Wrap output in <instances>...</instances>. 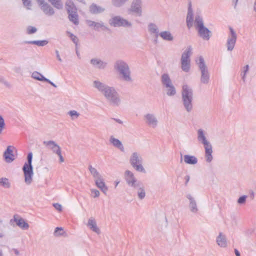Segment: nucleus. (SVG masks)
<instances>
[{"label":"nucleus","instance_id":"1","mask_svg":"<svg viewBox=\"0 0 256 256\" xmlns=\"http://www.w3.org/2000/svg\"><path fill=\"white\" fill-rule=\"evenodd\" d=\"M186 21L188 28L194 25L198 36L203 40H208L211 36L212 32L204 26L202 18L198 16L194 20L193 12L190 7L188 9Z\"/></svg>","mask_w":256,"mask_h":256},{"label":"nucleus","instance_id":"2","mask_svg":"<svg viewBox=\"0 0 256 256\" xmlns=\"http://www.w3.org/2000/svg\"><path fill=\"white\" fill-rule=\"evenodd\" d=\"M114 68L122 80L128 82L132 81L130 66L126 62L118 60L115 62Z\"/></svg>","mask_w":256,"mask_h":256},{"label":"nucleus","instance_id":"3","mask_svg":"<svg viewBox=\"0 0 256 256\" xmlns=\"http://www.w3.org/2000/svg\"><path fill=\"white\" fill-rule=\"evenodd\" d=\"M89 170L94 178L96 186L102 193L106 194L108 190V188L106 182L105 176L100 174L95 168L92 166L89 168Z\"/></svg>","mask_w":256,"mask_h":256},{"label":"nucleus","instance_id":"4","mask_svg":"<svg viewBox=\"0 0 256 256\" xmlns=\"http://www.w3.org/2000/svg\"><path fill=\"white\" fill-rule=\"evenodd\" d=\"M102 96L112 106H118L122 102L118 92L112 86H108L102 94Z\"/></svg>","mask_w":256,"mask_h":256},{"label":"nucleus","instance_id":"5","mask_svg":"<svg viewBox=\"0 0 256 256\" xmlns=\"http://www.w3.org/2000/svg\"><path fill=\"white\" fill-rule=\"evenodd\" d=\"M182 100L183 104L188 112L192 110V101L193 100V90L190 86L184 84L182 90Z\"/></svg>","mask_w":256,"mask_h":256},{"label":"nucleus","instance_id":"6","mask_svg":"<svg viewBox=\"0 0 256 256\" xmlns=\"http://www.w3.org/2000/svg\"><path fill=\"white\" fill-rule=\"evenodd\" d=\"M32 154H29L27 158L28 162L25 163L22 168L24 182L26 185L31 184L34 181V173L32 164Z\"/></svg>","mask_w":256,"mask_h":256},{"label":"nucleus","instance_id":"7","mask_svg":"<svg viewBox=\"0 0 256 256\" xmlns=\"http://www.w3.org/2000/svg\"><path fill=\"white\" fill-rule=\"evenodd\" d=\"M198 138L204 144L205 150V157L207 162H210L212 158V148L210 142L206 139V134L202 130H198Z\"/></svg>","mask_w":256,"mask_h":256},{"label":"nucleus","instance_id":"8","mask_svg":"<svg viewBox=\"0 0 256 256\" xmlns=\"http://www.w3.org/2000/svg\"><path fill=\"white\" fill-rule=\"evenodd\" d=\"M130 162L136 171L142 173L146 172V170L142 165V157L139 153H132L130 158Z\"/></svg>","mask_w":256,"mask_h":256},{"label":"nucleus","instance_id":"9","mask_svg":"<svg viewBox=\"0 0 256 256\" xmlns=\"http://www.w3.org/2000/svg\"><path fill=\"white\" fill-rule=\"evenodd\" d=\"M162 82L166 94L169 96L174 95L176 94L175 88L168 74H164L162 76Z\"/></svg>","mask_w":256,"mask_h":256},{"label":"nucleus","instance_id":"10","mask_svg":"<svg viewBox=\"0 0 256 256\" xmlns=\"http://www.w3.org/2000/svg\"><path fill=\"white\" fill-rule=\"evenodd\" d=\"M66 8L67 10L70 20L74 24H78V16L76 13V9L74 4L70 1L66 3Z\"/></svg>","mask_w":256,"mask_h":256},{"label":"nucleus","instance_id":"11","mask_svg":"<svg viewBox=\"0 0 256 256\" xmlns=\"http://www.w3.org/2000/svg\"><path fill=\"white\" fill-rule=\"evenodd\" d=\"M16 150L13 146L7 147L3 154V158L6 163L10 164L13 162L16 158Z\"/></svg>","mask_w":256,"mask_h":256},{"label":"nucleus","instance_id":"12","mask_svg":"<svg viewBox=\"0 0 256 256\" xmlns=\"http://www.w3.org/2000/svg\"><path fill=\"white\" fill-rule=\"evenodd\" d=\"M142 0H133L129 10L130 13L136 16H140L142 14Z\"/></svg>","mask_w":256,"mask_h":256},{"label":"nucleus","instance_id":"13","mask_svg":"<svg viewBox=\"0 0 256 256\" xmlns=\"http://www.w3.org/2000/svg\"><path fill=\"white\" fill-rule=\"evenodd\" d=\"M144 120L148 126L153 128H156L158 122L156 116L150 113L144 115Z\"/></svg>","mask_w":256,"mask_h":256},{"label":"nucleus","instance_id":"14","mask_svg":"<svg viewBox=\"0 0 256 256\" xmlns=\"http://www.w3.org/2000/svg\"><path fill=\"white\" fill-rule=\"evenodd\" d=\"M87 227L92 232L97 234H100L101 233V230L98 226L96 220L92 217L90 218L86 222Z\"/></svg>","mask_w":256,"mask_h":256},{"label":"nucleus","instance_id":"15","mask_svg":"<svg viewBox=\"0 0 256 256\" xmlns=\"http://www.w3.org/2000/svg\"><path fill=\"white\" fill-rule=\"evenodd\" d=\"M124 178L126 180V184L132 187H136L137 180L135 178L134 174L130 170H126L124 173Z\"/></svg>","mask_w":256,"mask_h":256},{"label":"nucleus","instance_id":"16","mask_svg":"<svg viewBox=\"0 0 256 256\" xmlns=\"http://www.w3.org/2000/svg\"><path fill=\"white\" fill-rule=\"evenodd\" d=\"M110 24L114 26H131V22L124 20L119 16H115L110 20Z\"/></svg>","mask_w":256,"mask_h":256},{"label":"nucleus","instance_id":"17","mask_svg":"<svg viewBox=\"0 0 256 256\" xmlns=\"http://www.w3.org/2000/svg\"><path fill=\"white\" fill-rule=\"evenodd\" d=\"M186 198L189 202L188 207L190 212L193 214L197 212L198 211V206L193 194L188 193L186 194Z\"/></svg>","mask_w":256,"mask_h":256},{"label":"nucleus","instance_id":"18","mask_svg":"<svg viewBox=\"0 0 256 256\" xmlns=\"http://www.w3.org/2000/svg\"><path fill=\"white\" fill-rule=\"evenodd\" d=\"M216 242L218 246L226 248L228 246V241L226 236L222 232H220L216 238Z\"/></svg>","mask_w":256,"mask_h":256},{"label":"nucleus","instance_id":"19","mask_svg":"<svg viewBox=\"0 0 256 256\" xmlns=\"http://www.w3.org/2000/svg\"><path fill=\"white\" fill-rule=\"evenodd\" d=\"M236 36L235 32L230 29V33L226 42V47L228 50H232L236 42Z\"/></svg>","mask_w":256,"mask_h":256},{"label":"nucleus","instance_id":"20","mask_svg":"<svg viewBox=\"0 0 256 256\" xmlns=\"http://www.w3.org/2000/svg\"><path fill=\"white\" fill-rule=\"evenodd\" d=\"M32 78L34 80L40 81V82H46L50 84L54 88H56L58 86L54 83L52 82L50 80L46 78L42 74L38 72H34L32 74Z\"/></svg>","mask_w":256,"mask_h":256},{"label":"nucleus","instance_id":"21","mask_svg":"<svg viewBox=\"0 0 256 256\" xmlns=\"http://www.w3.org/2000/svg\"><path fill=\"white\" fill-rule=\"evenodd\" d=\"M92 86L93 88L100 92L102 94L108 86L104 84L98 80H96L92 81Z\"/></svg>","mask_w":256,"mask_h":256},{"label":"nucleus","instance_id":"22","mask_svg":"<svg viewBox=\"0 0 256 256\" xmlns=\"http://www.w3.org/2000/svg\"><path fill=\"white\" fill-rule=\"evenodd\" d=\"M136 186H137L136 191L138 199L143 200L146 197V186L140 183H138Z\"/></svg>","mask_w":256,"mask_h":256},{"label":"nucleus","instance_id":"23","mask_svg":"<svg viewBox=\"0 0 256 256\" xmlns=\"http://www.w3.org/2000/svg\"><path fill=\"white\" fill-rule=\"evenodd\" d=\"M38 4L41 6L42 9L44 10V12L48 15H52L54 14V12L52 8H51L44 0H36Z\"/></svg>","mask_w":256,"mask_h":256},{"label":"nucleus","instance_id":"24","mask_svg":"<svg viewBox=\"0 0 256 256\" xmlns=\"http://www.w3.org/2000/svg\"><path fill=\"white\" fill-rule=\"evenodd\" d=\"M14 220L16 224L20 228L26 230L29 228V224L22 218L16 216L14 217Z\"/></svg>","mask_w":256,"mask_h":256},{"label":"nucleus","instance_id":"25","mask_svg":"<svg viewBox=\"0 0 256 256\" xmlns=\"http://www.w3.org/2000/svg\"><path fill=\"white\" fill-rule=\"evenodd\" d=\"M180 68L182 71L186 72H190V59L180 58Z\"/></svg>","mask_w":256,"mask_h":256},{"label":"nucleus","instance_id":"26","mask_svg":"<svg viewBox=\"0 0 256 256\" xmlns=\"http://www.w3.org/2000/svg\"><path fill=\"white\" fill-rule=\"evenodd\" d=\"M110 143L115 148L122 152L124 151V148L122 142L115 137L112 136L110 138Z\"/></svg>","mask_w":256,"mask_h":256},{"label":"nucleus","instance_id":"27","mask_svg":"<svg viewBox=\"0 0 256 256\" xmlns=\"http://www.w3.org/2000/svg\"><path fill=\"white\" fill-rule=\"evenodd\" d=\"M195 62L200 70L208 69L204 58L202 56H197L195 58Z\"/></svg>","mask_w":256,"mask_h":256},{"label":"nucleus","instance_id":"28","mask_svg":"<svg viewBox=\"0 0 256 256\" xmlns=\"http://www.w3.org/2000/svg\"><path fill=\"white\" fill-rule=\"evenodd\" d=\"M46 146H48L50 149L52 150L54 154H57L61 151L60 146L54 142L49 140L44 142Z\"/></svg>","mask_w":256,"mask_h":256},{"label":"nucleus","instance_id":"29","mask_svg":"<svg viewBox=\"0 0 256 256\" xmlns=\"http://www.w3.org/2000/svg\"><path fill=\"white\" fill-rule=\"evenodd\" d=\"M159 35L162 40L166 41L172 42L174 40V36L168 30L162 31L160 33Z\"/></svg>","mask_w":256,"mask_h":256},{"label":"nucleus","instance_id":"30","mask_svg":"<svg viewBox=\"0 0 256 256\" xmlns=\"http://www.w3.org/2000/svg\"><path fill=\"white\" fill-rule=\"evenodd\" d=\"M194 48L192 46H188L186 47L182 54L181 58L190 59V56L193 53Z\"/></svg>","mask_w":256,"mask_h":256},{"label":"nucleus","instance_id":"31","mask_svg":"<svg viewBox=\"0 0 256 256\" xmlns=\"http://www.w3.org/2000/svg\"><path fill=\"white\" fill-rule=\"evenodd\" d=\"M200 82L204 84H207L209 82L210 74L208 69L200 70Z\"/></svg>","mask_w":256,"mask_h":256},{"label":"nucleus","instance_id":"32","mask_svg":"<svg viewBox=\"0 0 256 256\" xmlns=\"http://www.w3.org/2000/svg\"><path fill=\"white\" fill-rule=\"evenodd\" d=\"M90 63L99 68H104L106 66V64L98 58H93L90 60Z\"/></svg>","mask_w":256,"mask_h":256},{"label":"nucleus","instance_id":"33","mask_svg":"<svg viewBox=\"0 0 256 256\" xmlns=\"http://www.w3.org/2000/svg\"><path fill=\"white\" fill-rule=\"evenodd\" d=\"M148 32L152 36H156L158 32V30L157 26L152 23L148 24Z\"/></svg>","mask_w":256,"mask_h":256},{"label":"nucleus","instance_id":"34","mask_svg":"<svg viewBox=\"0 0 256 256\" xmlns=\"http://www.w3.org/2000/svg\"><path fill=\"white\" fill-rule=\"evenodd\" d=\"M184 162L189 164H195L197 163V158L192 156L185 155L184 156Z\"/></svg>","mask_w":256,"mask_h":256},{"label":"nucleus","instance_id":"35","mask_svg":"<svg viewBox=\"0 0 256 256\" xmlns=\"http://www.w3.org/2000/svg\"><path fill=\"white\" fill-rule=\"evenodd\" d=\"M0 186L6 188H11L12 184L10 180L6 177L0 178Z\"/></svg>","mask_w":256,"mask_h":256},{"label":"nucleus","instance_id":"36","mask_svg":"<svg viewBox=\"0 0 256 256\" xmlns=\"http://www.w3.org/2000/svg\"><path fill=\"white\" fill-rule=\"evenodd\" d=\"M67 114L70 116L71 120H74L77 119L80 114V113L75 110H70L67 112Z\"/></svg>","mask_w":256,"mask_h":256},{"label":"nucleus","instance_id":"37","mask_svg":"<svg viewBox=\"0 0 256 256\" xmlns=\"http://www.w3.org/2000/svg\"><path fill=\"white\" fill-rule=\"evenodd\" d=\"M49 2L56 8L58 9L62 8V4L60 0H48Z\"/></svg>","mask_w":256,"mask_h":256},{"label":"nucleus","instance_id":"38","mask_svg":"<svg viewBox=\"0 0 256 256\" xmlns=\"http://www.w3.org/2000/svg\"><path fill=\"white\" fill-rule=\"evenodd\" d=\"M90 196L94 198H98L100 194V192L95 188L90 189Z\"/></svg>","mask_w":256,"mask_h":256},{"label":"nucleus","instance_id":"39","mask_svg":"<svg viewBox=\"0 0 256 256\" xmlns=\"http://www.w3.org/2000/svg\"><path fill=\"white\" fill-rule=\"evenodd\" d=\"M90 10L92 12L96 14L102 12L103 9L101 8L98 7L96 5H92L90 8Z\"/></svg>","mask_w":256,"mask_h":256},{"label":"nucleus","instance_id":"40","mask_svg":"<svg viewBox=\"0 0 256 256\" xmlns=\"http://www.w3.org/2000/svg\"><path fill=\"white\" fill-rule=\"evenodd\" d=\"M248 70H249L248 65L247 64L243 67V68L242 69V78L244 80H245L246 74L248 72Z\"/></svg>","mask_w":256,"mask_h":256},{"label":"nucleus","instance_id":"41","mask_svg":"<svg viewBox=\"0 0 256 256\" xmlns=\"http://www.w3.org/2000/svg\"><path fill=\"white\" fill-rule=\"evenodd\" d=\"M64 232L61 228H56L54 232V235L56 236H59L64 234Z\"/></svg>","mask_w":256,"mask_h":256},{"label":"nucleus","instance_id":"42","mask_svg":"<svg viewBox=\"0 0 256 256\" xmlns=\"http://www.w3.org/2000/svg\"><path fill=\"white\" fill-rule=\"evenodd\" d=\"M8 252V248L6 246H0V256H6Z\"/></svg>","mask_w":256,"mask_h":256},{"label":"nucleus","instance_id":"43","mask_svg":"<svg viewBox=\"0 0 256 256\" xmlns=\"http://www.w3.org/2000/svg\"><path fill=\"white\" fill-rule=\"evenodd\" d=\"M53 206L55 208L56 210H57L59 212H61L62 211V206L59 203H54L53 204Z\"/></svg>","mask_w":256,"mask_h":256},{"label":"nucleus","instance_id":"44","mask_svg":"<svg viewBox=\"0 0 256 256\" xmlns=\"http://www.w3.org/2000/svg\"><path fill=\"white\" fill-rule=\"evenodd\" d=\"M37 30V29L36 28L32 26H29L27 28L26 31L27 32L28 34H32L34 32H36Z\"/></svg>","mask_w":256,"mask_h":256},{"label":"nucleus","instance_id":"45","mask_svg":"<svg viewBox=\"0 0 256 256\" xmlns=\"http://www.w3.org/2000/svg\"><path fill=\"white\" fill-rule=\"evenodd\" d=\"M68 37H70L72 40L74 42V43H75V44L77 43L78 40L77 38L75 36H74L73 34L68 32Z\"/></svg>","mask_w":256,"mask_h":256},{"label":"nucleus","instance_id":"46","mask_svg":"<svg viewBox=\"0 0 256 256\" xmlns=\"http://www.w3.org/2000/svg\"><path fill=\"white\" fill-rule=\"evenodd\" d=\"M56 154L58 157V162L60 164H62L64 162V159L62 156L61 151H60V152H58L57 154Z\"/></svg>","mask_w":256,"mask_h":256},{"label":"nucleus","instance_id":"47","mask_svg":"<svg viewBox=\"0 0 256 256\" xmlns=\"http://www.w3.org/2000/svg\"><path fill=\"white\" fill-rule=\"evenodd\" d=\"M24 5L27 9H30L31 7V3L30 0H22Z\"/></svg>","mask_w":256,"mask_h":256},{"label":"nucleus","instance_id":"48","mask_svg":"<svg viewBox=\"0 0 256 256\" xmlns=\"http://www.w3.org/2000/svg\"><path fill=\"white\" fill-rule=\"evenodd\" d=\"M14 72L17 74L22 76L24 74L23 70L20 67H16L14 68Z\"/></svg>","mask_w":256,"mask_h":256},{"label":"nucleus","instance_id":"49","mask_svg":"<svg viewBox=\"0 0 256 256\" xmlns=\"http://www.w3.org/2000/svg\"><path fill=\"white\" fill-rule=\"evenodd\" d=\"M124 0H115L114 3L116 6H119L124 4Z\"/></svg>","mask_w":256,"mask_h":256},{"label":"nucleus","instance_id":"50","mask_svg":"<svg viewBox=\"0 0 256 256\" xmlns=\"http://www.w3.org/2000/svg\"><path fill=\"white\" fill-rule=\"evenodd\" d=\"M4 120L2 117L0 116V134L1 133L4 126Z\"/></svg>","mask_w":256,"mask_h":256},{"label":"nucleus","instance_id":"51","mask_svg":"<svg viewBox=\"0 0 256 256\" xmlns=\"http://www.w3.org/2000/svg\"><path fill=\"white\" fill-rule=\"evenodd\" d=\"M246 201V197L245 196H242L240 197L238 200V204H244L245 202Z\"/></svg>","mask_w":256,"mask_h":256},{"label":"nucleus","instance_id":"52","mask_svg":"<svg viewBox=\"0 0 256 256\" xmlns=\"http://www.w3.org/2000/svg\"><path fill=\"white\" fill-rule=\"evenodd\" d=\"M34 43L37 44L38 46H43L46 44V42L45 41L34 42Z\"/></svg>","mask_w":256,"mask_h":256},{"label":"nucleus","instance_id":"53","mask_svg":"<svg viewBox=\"0 0 256 256\" xmlns=\"http://www.w3.org/2000/svg\"><path fill=\"white\" fill-rule=\"evenodd\" d=\"M190 180V177L188 176H186L184 177V180H185V185L187 186L188 182H189Z\"/></svg>","mask_w":256,"mask_h":256},{"label":"nucleus","instance_id":"54","mask_svg":"<svg viewBox=\"0 0 256 256\" xmlns=\"http://www.w3.org/2000/svg\"><path fill=\"white\" fill-rule=\"evenodd\" d=\"M102 26H103V24H102L96 22L95 23L94 28L97 29Z\"/></svg>","mask_w":256,"mask_h":256},{"label":"nucleus","instance_id":"55","mask_svg":"<svg viewBox=\"0 0 256 256\" xmlns=\"http://www.w3.org/2000/svg\"><path fill=\"white\" fill-rule=\"evenodd\" d=\"M95 23H96L95 22H92V21H88V25L89 26L93 27L94 28Z\"/></svg>","mask_w":256,"mask_h":256},{"label":"nucleus","instance_id":"56","mask_svg":"<svg viewBox=\"0 0 256 256\" xmlns=\"http://www.w3.org/2000/svg\"><path fill=\"white\" fill-rule=\"evenodd\" d=\"M14 253L16 256H18L20 255V252L17 249L14 250Z\"/></svg>","mask_w":256,"mask_h":256},{"label":"nucleus","instance_id":"57","mask_svg":"<svg viewBox=\"0 0 256 256\" xmlns=\"http://www.w3.org/2000/svg\"><path fill=\"white\" fill-rule=\"evenodd\" d=\"M253 10L256 14V0H255L253 5Z\"/></svg>","mask_w":256,"mask_h":256},{"label":"nucleus","instance_id":"58","mask_svg":"<svg viewBox=\"0 0 256 256\" xmlns=\"http://www.w3.org/2000/svg\"><path fill=\"white\" fill-rule=\"evenodd\" d=\"M119 183H120V181L118 180H115L114 182L115 188H116L117 187V186L118 185Z\"/></svg>","mask_w":256,"mask_h":256},{"label":"nucleus","instance_id":"59","mask_svg":"<svg viewBox=\"0 0 256 256\" xmlns=\"http://www.w3.org/2000/svg\"><path fill=\"white\" fill-rule=\"evenodd\" d=\"M238 0H232V3L234 6H236Z\"/></svg>","mask_w":256,"mask_h":256},{"label":"nucleus","instance_id":"60","mask_svg":"<svg viewBox=\"0 0 256 256\" xmlns=\"http://www.w3.org/2000/svg\"><path fill=\"white\" fill-rule=\"evenodd\" d=\"M56 57H57L58 60L60 62H62V59H61V58H60V55H59L58 54H57V56H56Z\"/></svg>","mask_w":256,"mask_h":256},{"label":"nucleus","instance_id":"61","mask_svg":"<svg viewBox=\"0 0 256 256\" xmlns=\"http://www.w3.org/2000/svg\"><path fill=\"white\" fill-rule=\"evenodd\" d=\"M235 253H236V256H240V254L239 253L238 250H235Z\"/></svg>","mask_w":256,"mask_h":256},{"label":"nucleus","instance_id":"62","mask_svg":"<svg viewBox=\"0 0 256 256\" xmlns=\"http://www.w3.org/2000/svg\"><path fill=\"white\" fill-rule=\"evenodd\" d=\"M44 170H46V171L48 170L47 168H45Z\"/></svg>","mask_w":256,"mask_h":256}]
</instances>
